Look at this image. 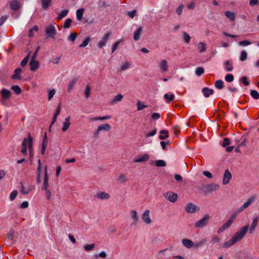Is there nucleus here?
<instances>
[{
	"instance_id": "obj_3",
	"label": "nucleus",
	"mask_w": 259,
	"mask_h": 259,
	"mask_svg": "<svg viewBox=\"0 0 259 259\" xmlns=\"http://www.w3.org/2000/svg\"><path fill=\"white\" fill-rule=\"evenodd\" d=\"M255 197L254 196H251L249 198L247 199V200L239 208L237 209L235 212H234L232 215H235V218H236L237 214L240 213L243 210L247 208H248L249 205L255 200Z\"/></svg>"
},
{
	"instance_id": "obj_19",
	"label": "nucleus",
	"mask_w": 259,
	"mask_h": 259,
	"mask_svg": "<svg viewBox=\"0 0 259 259\" xmlns=\"http://www.w3.org/2000/svg\"><path fill=\"white\" fill-rule=\"evenodd\" d=\"M149 159V156L147 154H144L142 155L139 156L135 159V162H146Z\"/></svg>"
},
{
	"instance_id": "obj_36",
	"label": "nucleus",
	"mask_w": 259,
	"mask_h": 259,
	"mask_svg": "<svg viewBox=\"0 0 259 259\" xmlns=\"http://www.w3.org/2000/svg\"><path fill=\"white\" fill-rule=\"evenodd\" d=\"M160 134L159 139L161 140H164L168 137V132L166 130L161 131Z\"/></svg>"
},
{
	"instance_id": "obj_17",
	"label": "nucleus",
	"mask_w": 259,
	"mask_h": 259,
	"mask_svg": "<svg viewBox=\"0 0 259 259\" xmlns=\"http://www.w3.org/2000/svg\"><path fill=\"white\" fill-rule=\"evenodd\" d=\"M158 66L160 70L163 72H166L168 70V66L167 65V62L165 60H162L159 63Z\"/></svg>"
},
{
	"instance_id": "obj_33",
	"label": "nucleus",
	"mask_w": 259,
	"mask_h": 259,
	"mask_svg": "<svg viewBox=\"0 0 259 259\" xmlns=\"http://www.w3.org/2000/svg\"><path fill=\"white\" fill-rule=\"evenodd\" d=\"M69 10H65L62 11L61 13H59L57 19L58 20H60L65 17L68 14Z\"/></svg>"
},
{
	"instance_id": "obj_50",
	"label": "nucleus",
	"mask_w": 259,
	"mask_h": 259,
	"mask_svg": "<svg viewBox=\"0 0 259 259\" xmlns=\"http://www.w3.org/2000/svg\"><path fill=\"white\" fill-rule=\"evenodd\" d=\"M17 194H18V192L17 190L13 191L10 195V200L11 201L14 200L16 198Z\"/></svg>"
},
{
	"instance_id": "obj_51",
	"label": "nucleus",
	"mask_w": 259,
	"mask_h": 259,
	"mask_svg": "<svg viewBox=\"0 0 259 259\" xmlns=\"http://www.w3.org/2000/svg\"><path fill=\"white\" fill-rule=\"evenodd\" d=\"M247 54L245 51H242L241 53L240 60L241 61H244L247 59Z\"/></svg>"
},
{
	"instance_id": "obj_61",
	"label": "nucleus",
	"mask_w": 259,
	"mask_h": 259,
	"mask_svg": "<svg viewBox=\"0 0 259 259\" xmlns=\"http://www.w3.org/2000/svg\"><path fill=\"white\" fill-rule=\"evenodd\" d=\"M120 41H121V40H118L113 45L112 49V53H114L116 50V49H117L118 46L120 42Z\"/></svg>"
},
{
	"instance_id": "obj_58",
	"label": "nucleus",
	"mask_w": 259,
	"mask_h": 259,
	"mask_svg": "<svg viewBox=\"0 0 259 259\" xmlns=\"http://www.w3.org/2000/svg\"><path fill=\"white\" fill-rule=\"evenodd\" d=\"M29 59V55H28L27 56L25 57L23 59V60L21 62V66L24 67L27 64V63H28Z\"/></svg>"
},
{
	"instance_id": "obj_6",
	"label": "nucleus",
	"mask_w": 259,
	"mask_h": 259,
	"mask_svg": "<svg viewBox=\"0 0 259 259\" xmlns=\"http://www.w3.org/2000/svg\"><path fill=\"white\" fill-rule=\"evenodd\" d=\"M219 188L218 184L211 183L202 186V190L205 193H210L217 191Z\"/></svg>"
},
{
	"instance_id": "obj_28",
	"label": "nucleus",
	"mask_w": 259,
	"mask_h": 259,
	"mask_svg": "<svg viewBox=\"0 0 259 259\" xmlns=\"http://www.w3.org/2000/svg\"><path fill=\"white\" fill-rule=\"evenodd\" d=\"M202 92L203 93V95L205 97H208L210 95L213 94V90L209 89L208 88H204L202 89Z\"/></svg>"
},
{
	"instance_id": "obj_14",
	"label": "nucleus",
	"mask_w": 259,
	"mask_h": 259,
	"mask_svg": "<svg viewBox=\"0 0 259 259\" xmlns=\"http://www.w3.org/2000/svg\"><path fill=\"white\" fill-rule=\"evenodd\" d=\"M29 65L30 67V70L31 71H35L39 67V63L35 59L31 58L30 61L29 62Z\"/></svg>"
},
{
	"instance_id": "obj_48",
	"label": "nucleus",
	"mask_w": 259,
	"mask_h": 259,
	"mask_svg": "<svg viewBox=\"0 0 259 259\" xmlns=\"http://www.w3.org/2000/svg\"><path fill=\"white\" fill-rule=\"evenodd\" d=\"M90 41V37H87L82 42V44H80L79 46V48H83L86 47L89 43Z\"/></svg>"
},
{
	"instance_id": "obj_54",
	"label": "nucleus",
	"mask_w": 259,
	"mask_h": 259,
	"mask_svg": "<svg viewBox=\"0 0 259 259\" xmlns=\"http://www.w3.org/2000/svg\"><path fill=\"white\" fill-rule=\"evenodd\" d=\"M56 93V90L55 89H52L50 90L48 94V100L50 101L52 98L54 97V95Z\"/></svg>"
},
{
	"instance_id": "obj_47",
	"label": "nucleus",
	"mask_w": 259,
	"mask_h": 259,
	"mask_svg": "<svg viewBox=\"0 0 259 259\" xmlns=\"http://www.w3.org/2000/svg\"><path fill=\"white\" fill-rule=\"evenodd\" d=\"M251 97L255 100L259 99V93L255 90H252L250 92Z\"/></svg>"
},
{
	"instance_id": "obj_57",
	"label": "nucleus",
	"mask_w": 259,
	"mask_h": 259,
	"mask_svg": "<svg viewBox=\"0 0 259 259\" xmlns=\"http://www.w3.org/2000/svg\"><path fill=\"white\" fill-rule=\"evenodd\" d=\"M251 44V42L248 40H245L239 42V45L241 46H246L250 45Z\"/></svg>"
},
{
	"instance_id": "obj_56",
	"label": "nucleus",
	"mask_w": 259,
	"mask_h": 259,
	"mask_svg": "<svg viewBox=\"0 0 259 259\" xmlns=\"http://www.w3.org/2000/svg\"><path fill=\"white\" fill-rule=\"evenodd\" d=\"M118 180L119 181L124 183L127 181V178L124 174H121L119 176Z\"/></svg>"
},
{
	"instance_id": "obj_44",
	"label": "nucleus",
	"mask_w": 259,
	"mask_h": 259,
	"mask_svg": "<svg viewBox=\"0 0 259 259\" xmlns=\"http://www.w3.org/2000/svg\"><path fill=\"white\" fill-rule=\"evenodd\" d=\"M72 22V20L70 18H68V19H66L63 24V28H69L70 27Z\"/></svg>"
},
{
	"instance_id": "obj_11",
	"label": "nucleus",
	"mask_w": 259,
	"mask_h": 259,
	"mask_svg": "<svg viewBox=\"0 0 259 259\" xmlns=\"http://www.w3.org/2000/svg\"><path fill=\"white\" fill-rule=\"evenodd\" d=\"M46 32L49 37L54 38L56 34V29L54 25H50L46 27Z\"/></svg>"
},
{
	"instance_id": "obj_59",
	"label": "nucleus",
	"mask_w": 259,
	"mask_h": 259,
	"mask_svg": "<svg viewBox=\"0 0 259 259\" xmlns=\"http://www.w3.org/2000/svg\"><path fill=\"white\" fill-rule=\"evenodd\" d=\"M147 106L143 104L141 102L138 101L137 103V109L138 110H141L143 109L144 108H146Z\"/></svg>"
},
{
	"instance_id": "obj_38",
	"label": "nucleus",
	"mask_w": 259,
	"mask_h": 259,
	"mask_svg": "<svg viewBox=\"0 0 259 259\" xmlns=\"http://www.w3.org/2000/svg\"><path fill=\"white\" fill-rule=\"evenodd\" d=\"M77 81V78H74L69 83L68 89H67L68 92H70L72 90L73 87L76 84Z\"/></svg>"
},
{
	"instance_id": "obj_16",
	"label": "nucleus",
	"mask_w": 259,
	"mask_h": 259,
	"mask_svg": "<svg viewBox=\"0 0 259 259\" xmlns=\"http://www.w3.org/2000/svg\"><path fill=\"white\" fill-rule=\"evenodd\" d=\"M49 187V177L47 172V166L45 167V177L44 179L43 186L41 187L42 190H47Z\"/></svg>"
},
{
	"instance_id": "obj_12",
	"label": "nucleus",
	"mask_w": 259,
	"mask_h": 259,
	"mask_svg": "<svg viewBox=\"0 0 259 259\" xmlns=\"http://www.w3.org/2000/svg\"><path fill=\"white\" fill-rule=\"evenodd\" d=\"M150 210L149 209H146L143 213L142 214V219L143 221L146 224H150L151 223L152 221L150 217Z\"/></svg>"
},
{
	"instance_id": "obj_46",
	"label": "nucleus",
	"mask_w": 259,
	"mask_h": 259,
	"mask_svg": "<svg viewBox=\"0 0 259 259\" xmlns=\"http://www.w3.org/2000/svg\"><path fill=\"white\" fill-rule=\"evenodd\" d=\"M11 89L18 95L20 94L22 92L21 88L18 85H13Z\"/></svg>"
},
{
	"instance_id": "obj_22",
	"label": "nucleus",
	"mask_w": 259,
	"mask_h": 259,
	"mask_svg": "<svg viewBox=\"0 0 259 259\" xmlns=\"http://www.w3.org/2000/svg\"><path fill=\"white\" fill-rule=\"evenodd\" d=\"M111 118V116L110 115H106V116H102V117H101V116H96V117H90L89 118V120L90 121H96V120H106V119H109Z\"/></svg>"
},
{
	"instance_id": "obj_53",
	"label": "nucleus",
	"mask_w": 259,
	"mask_h": 259,
	"mask_svg": "<svg viewBox=\"0 0 259 259\" xmlns=\"http://www.w3.org/2000/svg\"><path fill=\"white\" fill-rule=\"evenodd\" d=\"M225 80L227 82H232L234 80V76L231 74H228L225 76Z\"/></svg>"
},
{
	"instance_id": "obj_5",
	"label": "nucleus",
	"mask_w": 259,
	"mask_h": 259,
	"mask_svg": "<svg viewBox=\"0 0 259 259\" xmlns=\"http://www.w3.org/2000/svg\"><path fill=\"white\" fill-rule=\"evenodd\" d=\"M35 186L31 183L25 184L22 183L20 191L21 194L26 195L35 190Z\"/></svg>"
},
{
	"instance_id": "obj_35",
	"label": "nucleus",
	"mask_w": 259,
	"mask_h": 259,
	"mask_svg": "<svg viewBox=\"0 0 259 259\" xmlns=\"http://www.w3.org/2000/svg\"><path fill=\"white\" fill-rule=\"evenodd\" d=\"M123 98V96L121 94H118L115 96L113 100L111 102V104H114L115 103L120 102Z\"/></svg>"
},
{
	"instance_id": "obj_45",
	"label": "nucleus",
	"mask_w": 259,
	"mask_h": 259,
	"mask_svg": "<svg viewBox=\"0 0 259 259\" xmlns=\"http://www.w3.org/2000/svg\"><path fill=\"white\" fill-rule=\"evenodd\" d=\"M204 72V69L202 67H199L196 68L195 70V73L198 76H200L203 74Z\"/></svg>"
},
{
	"instance_id": "obj_20",
	"label": "nucleus",
	"mask_w": 259,
	"mask_h": 259,
	"mask_svg": "<svg viewBox=\"0 0 259 259\" xmlns=\"http://www.w3.org/2000/svg\"><path fill=\"white\" fill-rule=\"evenodd\" d=\"M143 28L142 26L138 27L134 33V39L137 41L139 39L140 36L142 33Z\"/></svg>"
},
{
	"instance_id": "obj_29",
	"label": "nucleus",
	"mask_w": 259,
	"mask_h": 259,
	"mask_svg": "<svg viewBox=\"0 0 259 259\" xmlns=\"http://www.w3.org/2000/svg\"><path fill=\"white\" fill-rule=\"evenodd\" d=\"M21 73V69L20 68H17L15 70L14 74L12 76V78L13 79H20V74Z\"/></svg>"
},
{
	"instance_id": "obj_2",
	"label": "nucleus",
	"mask_w": 259,
	"mask_h": 259,
	"mask_svg": "<svg viewBox=\"0 0 259 259\" xmlns=\"http://www.w3.org/2000/svg\"><path fill=\"white\" fill-rule=\"evenodd\" d=\"M207 241L206 239H204L198 242L194 243L192 240L188 239H183L182 240V244L187 248L190 249L192 248H198L202 246Z\"/></svg>"
},
{
	"instance_id": "obj_49",
	"label": "nucleus",
	"mask_w": 259,
	"mask_h": 259,
	"mask_svg": "<svg viewBox=\"0 0 259 259\" xmlns=\"http://www.w3.org/2000/svg\"><path fill=\"white\" fill-rule=\"evenodd\" d=\"M77 33L76 32H73L70 33L68 37V40L71 41H74L76 38Z\"/></svg>"
},
{
	"instance_id": "obj_13",
	"label": "nucleus",
	"mask_w": 259,
	"mask_h": 259,
	"mask_svg": "<svg viewBox=\"0 0 259 259\" xmlns=\"http://www.w3.org/2000/svg\"><path fill=\"white\" fill-rule=\"evenodd\" d=\"M130 215L131 218L133 220L132 224L134 226L137 225L139 220V216L138 215L137 211L135 210H131Z\"/></svg>"
},
{
	"instance_id": "obj_42",
	"label": "nucleus",
	"mask_w": 259,
	"mask_h": 259,
	"mask_svg": "<svg viewBox=\"0 0 259 259\" xmlns=\"http://www.w3.org/2000/svg\"><path fill=\"white\" fill-rule=\"evenodd\" d=\"M214 85L216 88L220 90L224 87V82L222 80H218L215 81Z\"/></svg>"
},
{
	"instance_id": "obj_40",
	"label": "nucleus",
	"mask_w": 259,
	"mask_h": 259,
	"mask_svg": "<svg viewBox=\"0 0 259 259\" xmlns=\"http://www.w3.org/2000/svg\"><path fill=\"white\" fill-rule=\"evenodd\" d=\"M182 37H183V39L184 41L186 43H187V44L189 43V42L190 41L191 37H190V35L187 33H186V32H184L182 34Z\"/></svg>"
},
{
	"instance_id": "obj_60",
	"label": "nucleus",
	"mask_w": 259,
	"mask_h": 259,
	"mask_svg": "<svg viewBox=\"0 0 259 259\" xmlns=\"http://www.w3.org/2000/svg\"><path fill=\"white\" fill-rule=\"evenodd\" d=\"M184 8V5H180L178 8L176 10V13L178 14V15H181L182 14L183 9Z\"/></svg>"
},
{
	"instance_id": "obj_4",
	"label": "nucleus",
	"mask_w": 259,
	"mask_h": 259,
	"mask_svg": "<svg viewBox=\"0 0 259 259\" xmlns=\"http://www.w3.org/2000/svg\"><path fill=\"white\" fill-rule=\"evenodd\" d=\"M30 143L33 144L32 138L29 135L28 138H24L22 143L21 153L24 156H26L27 154V148L29 149Z\"/></svg>"
},
{
	"instance_id": "obj_8",
	"label": "nucleus",
	"mask_w": 259,
	"mask_h": 259,
	"mask_svg": "<svg viewBox=\"0 0 259 259\" xmlns=\"http://www.w3.org/2000/svg\"><path fill=\"white\" fill-rule=\"evenodd\" d=\"M209 217L206 215L202 219L197 221L194 225L195 228H200L206 225L208 223Z\"/></svg>"
},
{
	"instance_id": "obj_23",
	"label": "nucleus",
	"mask_w": 259,
	"mask_h": 259,
	"mask_svg": "<svg viewBox=\"0 0 259 259\" xmlns=\"http://www.w3.org/2000/svg\"><path fill=\"white\" fill-rule=\"evenodd\" d=\"M70 116H68L65 118V121L63 122V127H62V131L63 132L66 131L69 128L70 125L71 124L70 122Z\"/></svg>"
},
{
	"instance_id": "obj_55",
	"label": "nucleus",
	"mask_w": 259,
	"mask_h": 259,
	"mask_svg": "<svg viewBox=\"0 0 259 259\" xmlns=\"http://www.w3.org/2000/svg\"><path fill=\"white\" fill-rule=\"evenodd\" d=\"M94 247H95L94 244L86 245H84L83 247L84 249L87 251L92 250Z\"/></svg>"
},
{
	"instance_id": "obj_64",
	"label": "nucleus",
	"mask_w": 259,
	"mask_h": 259,
	"mask_svg": "<svg viewBox=\"0 0 259 259\" xmlns=\"http://www.w3.org/2000/svg\"><path fill=\"white\" fill-rule=\"evenodd\" d=\"M84 93L86 98H88L90 94V87L89 85L86 87Z\"/></svg>"
},
{
	"instance_id": "obj_18",
	"label": "nucleus",
	"mask_w": 259,
	"mask_h": 259,
	"mask_svg": "<svg viewBox=\"0 0 259 259\" xmlns=\"http://www.w3.org/2000/svg\"><path fill=\"white\" fill-rule=\"evenodd\" d=\"M2 94V102L9 98L11 96V92L9 90L3 89L1 91Z\"/></svg>"
},
{
	"instance_id": "obj_34",
	"label": "nucleus",
	"mask_w": 259,
	"mask_h": 259,
	"mask_svg": "<svg viewBox=\"0 0 259 259\" xmlns=\"http://www.w3.org/2000/svg\"><path fill=\"white\" fill-rule=\"evenodd\" d=\"M225 69L227 71H231L233 69L232 64L229 60H227L224 63Z\"/></svg>"
},
{
	"instance_id": "obj_27",
	"label": "nucleus",
	"mask_w": 259,
	"mask_h": 259,
	"mask_svg": "<svg viewBox=\"0 0 259 259\" xmlns=\"http://www.w3.org/2000/svg\"><path fill=\"white\" fill-rule=\"evenodd\" d=\"M132 66V63L129 62L125 61L123 62L120 66V71H125L129 69Z\"/></svg>"
},
{
	"instance_id": "obj_21",
	"label": "nucleus",
	"mask_w": 259,
	"mask_h": 259,
	"mask_svg": "<svg viewBox=\"0 0 259 259\" xmlns=\"http://www.w3.org/2000/svg\"><path fill=\"white\" fill-rule=\"evenodd\" d=\"M96 197L99 199L103 200L108 199L110 198V196L107 193L102 192L97 193V195H96Z\"/></svg>"
},
{
	"instance_id": "obj_9",
	"label": "nucleus",
	"mask_w": 259,
	"mask_h": 259,
	"mask_svg": "<svg viewBox=\"0 0 259 259\" xmlns=\"http://www.w3.org/2000/svg\"><path fill=\"white\" fill-rule=\"evenodd\" d=\"M185 210L188 213H193L199 210V208L193 203H189L185 206Z\"/></svg>"
},
{
	"instance_id": "obj_7",
	"label": "nucleus",
	"mask_w": 259,
	"mask_h": 259,
	"mask_svg": "<svg viewBox=\"0 0 259 259\" xmlns=\"http://www.w3.org/2000/svg\"><path fill=\"white\" fill-rule=\"evenodd\" d=\"M165 198L171 202H175L178 199V195L172 192H167L163 194Z\"/></svg>"
},
{
	"instance_id": "obj_52",
	"label": "nucleus",
	"mask_w": 259,
	"mask_h": 259,
	"mask_svg": "<svg viewBox=\"0 0 259 259\" xmlns=\"http://www.w3.org/2000/svg\"><path fill=\"white\" fill-rule=\"evenodd\" d=\"M29 158L31 160H32L33 157V144L30 143L29 147Z\"/></svg>"
},
{
	"instance_id": "obj_24",
	"label": "nucleus",
	"mask_w": 259,
	"mask_h": 259,
	"mask_svg": "<svg viewBox=\"0 0 259 259\" xmlns=\"http://www.w3.org/2000/svg\"><path fill=\"white\" fill-rule=\"evenodd\" d=\"M175 96L173 93L165 94L163 96V98L166 102L169 103L173 101L175 99Z\"/></svg>"
},
{
	"instance_id": "obj_62",
	"label": "nucleus",
	"mask_w": 259,
	"mask_h": 259,
	"mask_svg": "<svg viewBox=\"0 0 259 259\" xmlns=\"http://www.w3.org/2000/svg\"><path fill=\"white\" fill-rule=\"evenodd\" d=\"M230 143V140L229 138H225L224 139V141L223 142V143H222V146L223 147H226L227 146L229 145Z\"/></svg>"
},
{
	"instance_id": "obj_41",
	"label": "nucleus",
	"mask_w": 259,
	"mask_h": 259,
	"mask_svg": "<svg viewBox=\"0 0 259 259\" xmlns=\"http://www.w3.org/2000/svg\"><path fill=\"white\" fill-rule=\"evenodd\" d=\"M156 166L164 167L166 166V162L163 160H158L154 162Z\"/></svg>"
},
{
	"instance_id": "obj_37",
	"label": "nucleus",
	"mask_w": 259,
	"mask_h": 259,
	"mask_svg": "<svg viewBox=\"0 0 259 259\" xmlns=\"http://www.w3.org/2000/svg\"><path fill=\"white\" fill-rule=\"evenodd\" d=\"M83 12V9H79L76 11V18L78 20L81 21L82 20Z\"/></svg>"
},
{
	"instance_id": "obj_32",
	"label": "nucleus",
	"mask_w": 259,
	"mask_h": 259,
	"mask_svg": "<svg viewBox=\"0 0 259 259\" xmlns=\"http://www.w3.org/2000/svg\"><path fill=\"white\" fill-rule=\"evenodd\" d=\"M236 219L235 215H231L228 220L227 221V222L224 224V226L226 227V229L228 228L232 224L233 221Z\"/></svg>"
},
{
	"instance_id": "obj_43",
	"label": "nucleus",
	"mask_w": 259,
	"mask_h": 259,
	"mask_svg": "<svg viewBox=\"0 0 259 259\" xmlns=\"http://www.w3.org/2000/svg\"><path fill=\"white\" fill-rule=\"evenodd\" d=\"M156 133L157 129L154 128L151 132L145 133L144 135L146 138H148L154 136L156 134Z\"/></svg>"
},
{
	"instance_id": "obj_10",
	"label": "nucleus",
	"mask_w": 259,
	"mask_h": 259,
	"mask_svg": "<svg viewBox=\"0 0 259 259\" xmlns=\"http://www.w3.org/2000/svg\"><path fill=\"white\" fill-rule=\"evenodd\" d=\"M111 35V32H106L101 40L99 42L98 46L100 49L103 48L106 44L107 41L109 37Z\"/></svg>"
},
{
	"instance_id": "obj_31",
	"label": "nucleus",
	"mask_w": 259,
	"mask_h": 259,
	"mask_svg": "<svg viewBox=\"0 0 259 259\" xmlns=\"http://www.w3.org/2000/svg\"><path fill=\"white\" fill-rule=\"evenodd\" d=\"M225 15L228 18H229L231 21H235L236 16L234 13L231 11H227L225 12Z\"/></svg>"
},
{
	"instance_id": "obj_39",
	"label": "nucleus",
	"mask_w": 259,
	"mask_h": 259,
	"mask_svg": "<svg viewBox=\"0 0 259 259\" xmlns=\"http://www.w3.org/2000/svg\"><path fill=\"white\" fill-rule=\"evenodd\" d=\"M41 1L42 8L46 10L49 8L52 0H41Z\"/></svg>"
},
{
	"instance_id": "obj_63",
	"label": "nucleus",
	"mask_w": 259,
	"mask_h": 259,
	"mask_svg": "<svg viewBox=\"0 0 259 259\" xmlns=\"http://www.w3.org/2000/svg\"><path fill=\"white\" fill-rule=\"evenodd\" d=\"M137 13V11L136 10H133L132 11H130L127 12V15L131 18H134L135 16Z\"/></svg>"
},
{
	"instance_id": "obj_15",
	"label": "nucleus",
	"mask_w": 259,
	"mask_h": 259,
	"mask_svg": "<svg viewBox=\"0 0 259 259\" xmlns=\"http://www.w3.org/2000/svg\"><path fill=\"white\" fill-rule=\"evenodd\" d=\"M232 178V175L229 171L228 169H226L225 171L223 180V184L224 185H226L228 184Z\"/></svg>"
},
{
	"instance_id": "obj_26",
	"label": "nucleus",
	"mask_w": 259,
	"mask_h": 259,
	"mask_svg": "<svg viewBox=\"0 0 259 259\" xmlns=\"http://www.w3.org/2000/svg\"><path fill=\"white\" fill-rule=\"evenodd\" d=\"M197 50L200 53L205 52L206 50V45L205 42H200L197 45Z\"/></svg>"
},
{
	"instance_id": "obj_1",
	"label": "nucleus",
	"mask_w": 259,
	"mask_h": 259,
	"mask_svg": "<svg viewBox=\"0 0 259 259\" xmlns=\"http://www.w3.org/2000/svg\"><path fill=\"white\" fill-rule=\"evenodd\" d=\"M258 220L259 218L258 217H254L252 219L249 229L248 225H245L241 227L234 234L231 239L223 244V246L226 248H229L241 240L246 234L248 229L249 234H252L257 225Z\"/></svg>"
},
{
	"instance_id": "obj_30",
	"label": "nucleus",
	"mask_w": 259,
	"mask_h": 259,
	"mask_svg": "<svg viewBox=\"0 0 259 259\" xmlns=\"http://www.w3.org/2000/svg\"><path fill=\"white\" fill-rule=\"evenodd\" d=\"M98 128V131L100 132L101 131H109L111 128V126L109 124L106 123L99 125Z\"/></svg>"
},
{
	"instance_id": "obj_25",
	"label": "nucleus",
	"mask_w": 259,
	"mask_h": 259,
	"mask_svg": "<svg viewBox=\"0 0 259 259\" xmlns=\"http://www.w3.org/2000/svg\"><path fill=\"white\" fill-rule=\"evenodd\" d=\"M10 8L11 9L17 10L20 8V3L17 0H13L10 3Z\"/></svg>"
}]
</instances>
